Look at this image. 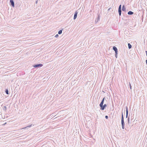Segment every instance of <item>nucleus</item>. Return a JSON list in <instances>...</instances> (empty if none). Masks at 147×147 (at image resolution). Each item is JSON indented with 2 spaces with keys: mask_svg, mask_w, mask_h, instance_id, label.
<instances>
[{
  "mask_svg": "<svg viewBox=\"0 0 147 147\" xmlns=\"http://www.w3.org/2000/svg\"><path fill=\"white\" fill-rule=\"evenodd\" d=\"M129 85L130 88V89L131 90L132 87L131 86V84L130 82H129Z\"/></svg>",
  "mask_w": 147,
  "mask_h": 147,
  "instance_id": "aec40b11",
  "label": "nucleus"
},
{
  "mask_svg": "<svg viewBox=\"0 0 147 147\" xmlns=\"http://www.w3.org/2000/svg\"><path fill=\"white\" fill-rule=\"evenodd\" d=\"M43 65L42 64H38L34 65H33V67L35 68L40 67H42Z\"/></svg>",
  "mask_w": 147,
  "mask_h": 147,
  "instance_id": "7ed1b4c3",
  "label": "nucleus"
},
{
  "mask_svg": "<svg viewBox=\"0 0 147 147\" xmlns=\"http://www.w3.org/2000/svg\"><path fill=\"white\" fill-rule=\"evenodd\" d=\"M62 30H59L58 32V34H61L62 33Z\"/></svg>",
  "mask_w": 147,
  "mask_h": 147,
  "instance_id": "ddd939ff",
  "label": "nucleus"
},
{
  "mask_svg": "<svg viewBox=\"0 0 147 147\" xmlns=\"http://www.w3.org/2000/svg\"><path fill=\"white\" fill-rule=\"evenodd\" d=\"M10 3L11 5L13 7H14V3L13 0H10Z\"/></svg>",
  "mask_w": 147,
  "mask_h": 147,
  "instance_id": "20e7f679",
  "label": "nucleus"
},
{
  "mask_svg": "<svg viewBox=\"0 0 147 147\" xmlns=\"http://www.w3.org/2000/svg\"><path fill=\"white\" fill-rule=\"evenodd\" d=\"M78 14V12L77 11H76L74 14V20H75L77 18V15Z\"/></svg>",
  "mask_w": 147,
  "mask_h": 147,
  "instance_id": "0eeeda50",
  "label": "nucleus"
},
{
  "mask_svg": "<svg viewBox=\"0 0 147 147\" xmlns=\"http://www.w3.org/2000/svg\"><path fill=\"white\" fill-rule=\"evenodd\" d=\"M113 50H114L115 51V53H117L118 52V50L117 48L115 46H114L113 47Z\"/></svg>",
  "mask_w": 147,
  "mask_h": 147,
  "instance_id": "423d86ee",
  "label": "nucleus"
},
{
  "mask_svg": "<svg viewBox=\"0 0 147 147\" xmlns=\"http://www.w3.org/2000/svg\"><path fill=\"white\" fill-rule=\"evenodd\" d=\"M121 126L122 129H124L125 128V123L124 122V117L123 113H122L121 115Z\"/></svg>",
  "mask_w": 147,
  "mask_h": 147,
  "instance_id": "f257e3e1",
  "label": "nucleus"
},
{
  "mask_svg": "<svg viewBox=\"0 0 147 147\" xmlns=\"http://www.w3.org/2000/svg\"><path fill=\"white\" fill-rule=\"evenodd\" d=\"M128 14L129 15H131L134 14V12L131 11H129L128 12Z\"/></svg>",
  "mask_w": 147,
  "mask_h": 147,
  "instance_id": "9d476101",
  "label": "nucleus"
},
{
  "mask_svg": "<svg viewBox=\"0 0 147 147\" xmlns=\"http://www.w3.org/2000/svg\"><path fill=\"white\" fill-rule=\"evenodd\" d=\"M126 113H128V111L127 107H126Z\"/></svg>",
  "mask_w": 147,
  "mask_h": 147,
  "instance_id": "2eb2a0df",
  "label": "nucleus"
},
{
  "mask_svg": "<svg viewBox=\"0 0 147 147\" xmlns=\"http://www.w3.org/2000/svg\"><path fill=\"white\" fill-rule=\"evenodd\" d=\"M118 12L119 13V16H121V9H118Z\"/></svg>",
  "mask_w": 147,
  "mask_h": 147,
  "instance_id": "9b49d317",
  "label": "nucleus"
},
{
  "mask_svg": "<svg viewBox=\"0 0 147 147\" xmlns=\"http://www.w3.org/2000/svg\"><path fill=\"white\" fill-rule=\"evenodd\" d=\"M117 54H118V52H117V53H115V57L116 58H117Z\"/></svg>",
  "mask_w": 147,
  "mask_h": 147,
  "instance_id": "a211bd4d",
  "label": "nucleus"
},
{
  "mask_svg": "<svg viewBox=\"0 0 147 147\" xmlns=\"http://www.w3.org/2000/svg\"><path fill=\"white\" fill-rule=\"evenodd\" d=\"M99 17H98V20H99Z\"/></svg>",
  "mask_w": 147,
  "mask_h": 147,
  "instance_id": "bb28decb",
  "label": "nucleus"
},
{
  "mask_svg": "<svg viewBox=\"0 0 147 147\" xmlns=\"http://www.w3.org/2000/svg\"><path fill=\"white\" fill-rule=\"evenodd\" d=\"M128 48L129 49H130L131 48L132 46H131V45L130 44V43H128Z\"/></svg>",
  "mask_w": 147,
  "mask_h": 147,
  "instance_id": "f8f14e48",
  "label": "nucleus"
},
{
  "mask_svg": "<svg viewBox=\"0 0 147 147\" xmlns=\"http://www.w3.org/2000/svg\"><path fill=\"white\" fill-rule=\"evenodd\" d=\"M121 5H120L119 6L118 9H121Z\"/></svg>",
  "mask_w": 147,
  "mask_h": 147,
  "instance_id": "6ab92c4d",
  "label": "nucleus"
},
{
  "mask_svg": "<svg viewBox=\"0 0 147 147\" xmlns=\"http://www.w3.org/2000/svg\"><path fill=\"white\" fill-rule=\"evenodd\" d=\"M105 97H104L103 98V99H102V101H101V102H100V104H99V106L100 105H103V104H104V100H105Z\"/></svg>",
  "mask_w": 147,
  "mask_h": 147,
  "instance_id": "39448f33",
  "label": "nucleus"
},
{
  "mask_svg": "<svg viewBox=\"0 0 147 147\" xmlns=\"http://www.w3.org/2000/svg\"><path fill=\"white\" fill-rule=\"evenodd\" d=\"M122 10L124 11H126V8L124 5H123L122 6Z\"/></svg>",
  "mask_w": 147,
  "mask_h": 147,
  "instance_id": "1a4fd4ad",
  "label": "nucleus"
},
{
  "mask_svg": "<svg viewBox=\"0 0 147 147\" xmlns=\"http://www.w3.org/2000/svg\"><path fill=\"white\" fill-rule=\"evenodd\" d=\"M146 65H147V60H146Z\"/></svg>",
  "mask_w": 147,
  "mask_h": 147,
  "instance_id": "a878e982",
  "label": "nucleus"
},
{
  "mask_svg": "<svg viewBox=\"0 0 147 147\" xmlns=\"http://www.w3.org/2000/svg\"><path fill=\"white\" fill-rule=\"evenodd\" d=\"M128 113H126V118H127V116H128Z\"/></svg>",
  "mask_w": 147,
  "mask_h": 147,
  "instance_id": "5701e85b",
  "label": "nucleus"
},
{
  "mask_svg": "<svg viewBox=\"0 0 147 147\" xmlns=\"http://www.w3.org/2000/svg\"><path fill=\"white\" fill-rule=\"evenodd\" d=\"M5 92L7 94H9V91L8 89H6L5 91Z\"/></svg>",
  "mask_w": 147,
  "mask_h": 147,
  "instance_id": "4468645a",
  "label": "nucleus"
},
{
  "mask_svg": "<svg viewBox=\"0 0 147 147\" xmlns=\"http://www.w3.org/2000/svg\"><path fill=\"white\" fill-rule=\"evenodd\" d=\"M127 121H128L127 123L128 124H129V121H130V119H129V117L128 118Z\"/></svg>",
  "mask_w": 147,
  "mask_h": 147,
  "instance_id": "dca6fc26",
  "label": "nucleus"
},
{
  "mask_svg": "<svg viewBox=\"0 0 147 147\" xmlns=\"http://www.w3.org/2000/svg\"><path fill=\"white\" fill-rule=\"evenodd\" d=\"M133 117L132 116L131 117V121H132V120L133 119Z\"/></svg>",
  "mask_w": 147,
  "mask_h": 147,
  "instance_id": "b1692460",
  "label": "nucleus"
},
{
  "mask_svg": "<svg viewBox=\"0 0 147 147\" xmlns=\"http://www.w3.org/2000/svg\"><path fill=\"white\" fill-rule=\"evenodd\" d=\"M99 106L100 107V109L101 110H103L107 107V105L106 104H105L104 105H102Z\"/></svg>",
  "mask_w": 147,
  "mask_h": 147,
  "instance_id": "f03ea898",
  "label": "nucleus"
},
{
  "mask_svg": "<svg viewBox=\"0 0 147 147\" xmlns=\"http://www.w3.org/2000/svg\"><path fill=\"white\" fill-rule=\"evenodd\" d=\"M38 0H37L36 1V2H35V3L37 4V3H38Z\"/></svg>",
  "mask_w": 147,
  "mask_h": 147,
  "instance_id": "393cba45",
  "label": "nucleus"
},
{
  "mask_svg": "<svg viewBox=\"0 0 147 147\" xmlns=\"http://www.w3.org/2000/svg\"><path fill=\"white\" fill-rule=\"evenodd\" d=\"M59 36V35L58 34H57L55 36L56 38H57Z\"/></svg>",
  "mask_w": 147,
  "mask_h": 147,
  "instance_id": "4be33fe9",
  "label": "nucleus"
},
{
  "mask_svg": "<svg viewBox=\"0 0 147 147\" xmlns=\"http://www.w3.org/2000/svg\"><path fill=\"white\" fill-rule=\"evenodd\" d=\"M32 124L30 125H29L27 126L24 127L22 128V129H28L27 128L28 127H31L32 126Z\"/></svg>",
  "mask_w": 147,
  "mask_h": 147,
  "instance_id": "6e6552de",
  "label": "nucleus"
},
{
  "mask_svg": "<svg viewBox=\"0 0 147 147\" xmlns=\"http://www.w3.org/2000/svg\"><path fill=\"white\" fill-rule=\"evenodd\" d=\"M105 117L106 119H108L109 117L108 116L106 115L105 116Z\"/></svg>",
  "mask_w": 147,
  "mask_h": 147,
  "instance_id": "412c9836",
  "label": "nucleus"
},
{
  "mask_svg": "<svg viewBox=\"0 0 147 147\" xmlns=\"http://www.w3.org/2000/svg\"><path fill=\"white\" fill-rule=\"evenodd\" d=\"M7 109V107H6V106H5L4 107V108H3V110H4V111H6V109Z\"/></svg>",
  "mask_w": 147,
  "mask_h": 147,
  "instance_id": "f3484780",
  "label": "nucleus"
}]
</instances>
